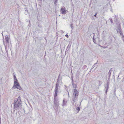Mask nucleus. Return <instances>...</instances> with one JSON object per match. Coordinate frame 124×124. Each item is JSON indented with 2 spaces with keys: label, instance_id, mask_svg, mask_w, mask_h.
Returning <instances> with one entry per match:
<instances>
[{
  "label": "nucleus",
  "instance_id": "26",
  "mask_svg": "<svg viewBox=\"0 0 124 124\" xmlns=\"http://www.w3.org/2000/svg\"><path fill=\"white\" fill-rule=\"evenodd\" d=\"M97 13H96L95 14V15H94V16L95 17H96V15H97Z\"/></svg>",
  "mask_w": 124,
  "mask_h": 124
},
{
  "label": "nucleus",
  "instance_id": "28",
  "mask_svg": "<svg viewBox=\"0 0 124 124\" xmlns=\"http://www.w3.org/2000/svg\"><path fill=\"white\" fill-rule=\"evenodd\" d=\"M68 97H69L70 96H69V92H68Z\"/></svg>",
  "mask_w": 124,
  "mask_h": 124
},
{
  "label": "nucleus",
  "instance_id": "12",
  "mask_svg": "<svg viewBox=\"0 0 124 124\" xmlns=\"http://www.w3.org/2000/svg\"><path fill=\"white\" fill-rule=\"evenodd\" d=\"M76 110H77V113H78L79 112V111L80 110V108L79 107H77L76 108Z\"/></svg>",
  "mask_w": 124,
  "mask_h": 124
},
{
  "label": "nucleus",
  "instance_id": "29",
  "mask_svg": "<svg viewBox=\"0 0 124 124\" xmlns=\"http://www.w3.org/2000/svg\"><path fill=\"white\" fill-rule=\"evenodd\" d=\"M11 55L12 56V54H11Z\"/></svg>",
  "mask_w": 124,
  "mask_h": 124
},
{
  "label": "nucleus",
  "instance_id": "13",
  "mask_svg": "<svg viewBox=\"0 0 124 124\" xmlns=\"http://www.w3.org/2000/svg\"><path fill=\"white\" fill-rule=\"evenodd\" d=\"M93 34H94V36H93V42H94V43L95 44H96V43L95 42L96 41L95 39L94 38V33H93Z\"/></svg>",
  "mask_w": 124,
  "mask_h": 124
},
{
  "label": "nucleus",
  "instance_id": "4",
  "mask_svg": "<svg viewBox=\"0 0 124 124\" xmlns=\"http://www.w3.org/2000/svg\"><path fill=\"white\" fill-rule=\"evenodd\" d=\"M59 101H54V106L56 108H57L59 106Z\"/></svg>",
  "mask_w": 124,
  "mask_h": 124
},
{
  "label": "nucleus",
  "instance_id": "9",
  "mask_svg": "<svg viewBox=\"0 0 124 124\" xmlns=\"http://www.w3.org/2000/svg\"><path fill=\"white\" fill-rule=\"evenodd\" d=\"M67 103V101L65 100L64 99H63V103L62 105L63 106H65L66 105V103Z\"/></svg>",
  "mask_w": 124,
  "mask_h": 124
},
{
  "label": "nucleus",
  "instance_id": "17",
  "mask_svg": "<svg viewBox=\"0 0 124 124\" xmlns=\"http://www.w3.org/2000/svg\"><path fill=\"white\" fill-rule=\"evenodd\" d=\"M73 24H70V27H71V31H72V30L74 28V27L73 26Z\"/></svg>",
  "mask_w": 124,
  "mask_h": 124
},
{
  "label": "nucleus",
  "instance_id": "24",
  "mask_svg": "<svg viewBox=\"0 0 124 124\" xmlns=\"http://www.w3.org/2000/svg\"><path fill=\"white\" fill-rule=\"evenodd\" d=\"M65 36L67 38H68L69 37L68 35L67 34L65 35Z\"/></svg>",
  "mask_w": 124,
  "mask_h": 124
},
{
  "label": "nucleus",
  "instance_id": "7",
  "mask_svg": "<svg viewBox=\"0 0 124 124\" xmlns=\"http://www.w3.org/2000/svg\"><path fill=\"white\" fill-rule=\"evenodd\" d=\"M57 94H55V93L54 96V101H58V99L56 97L57 96Z\"/></svg>",
  "mask_w": 124,
  "mask_h": 124
},
{
  "label": "nucleus",
  "instance_id": "10",
  "mask_svg": "<svg viewBox=\"0 0 124 124\" xmlns=\"http://www.w3.org/2000/svg\"><path fill=\"white\" fill-rule=\"evenodd\" d=\"M5 39L6 42L7 43H9V38L7 36H6L5 37Z\"/></svg>",
  "mask_w": 124,
  "mask_h": 124
},
{
  "label": "nucleus",
  "instance_id": "25",
  "mask_svg": "<svg viewBox=\"0 0 124 124\" xmlns=\"http://www.w3.org/2000/svg\"><path fill=\"white\" fill-rule=\"evenodd\" d=\"M110 22L111 23H113V22L112 20V19H111L110 20Z\"/></svg>",
  "mask_w": 124,
  "mask_h": 124
},
{
  "label": "nucleus",
  "instance_id": "20",
  "mask_svg": "<svg viewBox=\"0 0 124 124\" xmlns=\"http://www.w3.org/2000/svg\"><path fill=\"white\" fill-rule=\"evenodd\" d=\"M119 33L120 34V35H121L122 36H123V37H124V36L123 35V33L122 32H120Z\"/></svg>",
  "mask_w": 124,
  "mask_h": 124
},
{
  "label": "nucleus",
  "instance_id": "11",
  "mask_svg": "<svg viewBox=\"0 0 124 124\" xmlns=\"http://www.w3.org/2000/svg\"><path fill=\"white\" fill-rule=\"evenodd\" d=\"M117 31L118 33H119L120 32H121V28L119 27H118Z\"/></svg>",
  "mask_w": 124,
  "mask_h": 124
},
{
  "label": "nucleus",
  "instance_id": "2",
  "mask_svg": "<svg viewBox=\"0 0 124 124\" xmlns=\"http://www.w3.org/2000/svg\"><path fill=\"white\" fill-rule=\"evenodd\" d=\"M14 78L15 81L14 82V85L12 88L15 89L17 88L20 90H22V88L18 82V80L15 75H14Z\"/></svg>",
  "mask_w": 124,
  "mask_h": 124
},
{
  "label": "nucleus",
  "instance_id": "22",
  "mask_svg": "<svg viewBox=\"0 0 124 124\" xmlns=\"http://www.w3.org/2000/svg\"><path fill=\"white\" fill-rule=\"evenodd\" d=\"M59 77H58L57 79V81H61V80H60L59 79Z\"/></svg>",
  "mask_w": 124,
  "mask_h": 124
},
{
  "label": "nucleus",
  "instance_id": "5",
  "mask_svg": "<svg viewBox=\"0 0 124 124\" xmlns=\"http://www.w3.org/2000/svg\"><path fill=\"white\" fill-rule=\"evenodd\" d=\"M72 84L74 88V90L76 89L77 87V85L76 84H75L73 82V80L72 79Z\"/></svg>",
  "mask_w": 124,
  "mask_h": 124
},
{
  "label": "nucleus",
  "instance_id": "21",
  "mask_svg": "<svg viewBox=\"0 0 124 124\" xmlns=\"http://www.w3.org/2000/svg\"><path fill=\"white\" fill-rule=\"evenodd\" d=\"M97 63H95L94 65H93V66L92 68L91 69H92L94 67H95V65L97 64Z\"/></svg>",
  "mask_w": 124,
  "mask_h": 124
},
{
  "label": "nucleus",
  "instance_id": "19",
  "mask_svg": "<svg viewBox=\"0 0 124 124\" xmlns=\"http://www.w3.org/2000/svg\"><path fill=\"white\" fill-rule=\"evenodd\" d=\"M58 0H54V4H56Z\"/></svg>",
  "mask_w": 124,
  "mask_h": 124
},
{
  "label": "nucleus",
  "instance_id": "3",
  "mask_svg": "<svg viewBox=\"0 0 124 124\" xmlns=\"http://www.w3.org/2000/svg\"><path fill=\"white\" fill-rule=\"evenodd\" d=\"M78 93L76 89L74 90V92L73 93L72 98V103H74L75 102V101L77 99V98L78 97Z\"/></svg>",
  "mask_w": 124,
  "mask_h": 124
},
{
  "label": "nucleus",
  "instance_id": "31",
  "mask_svg": "<svg viewBox=\"0 0 124 124\" xmlns=\"http://www.w3.org/2000/svg\"><path fill=\"white\" fill-rule=\"evenodd\" d=\"M115 0H114V1Z\"/></svg>",
  "mask_w": 124,
  "mask_h": 124
},
{
  "label": "nucleus",
  "instance_id": "18",
  "mask_svg": "<svg viewBox=\"0 0 124 124\" xmlns=\"http://www.w3.org/2000/svg\"><path fill=\"white\" fill-rule=\"evenodd\" d=\"M109 83L108 82H107L106 84V88H108V89L109 88Z\"/></svg>",
  "mask_w": 124,
  "mask_h": 124
},
{
  "label": "nucleus",
  "instance_id": "30",
  "mask_svg": "<svg viewBox=\"0 0 124 124\" xmlns=\"http://www.w3.org/2000/svg\"><path fill=\"white\" fill-rule=\"evenodd\" d=\"M45 55H46V54H45Z\"/></svg>",
  "mask_w": 124,
  "mask_h": 124
},
{
  "label": "nucleus",
  "instance_id": "27",
  "mask_svg": "<svg viewBox=\"0 0 124 124\" xmlns=\"http://www.w3.org/2000/svg\"><path fill=\"white\" fill-rule=\"evenodd\" d=\"M0 124H1V118H0Z\"/></svg>",
  "mask_w": 124,
  "mask_h": 124
},
{
  "label": "nucleus",
  "instance_id": "1",
  "mask_svg": "<svg viewBox=\"0 0 124 124\" xmlns=\"http://www.w3.org/2000/svg\"><path fill=\"white\" fill-rule=\"evenodd\" d=\"M22 102L20 96L18 97L17 99H15L13 103L14 111L15 110L19 109V108L22 106Z\"/></svg>",
  "mask_w": 124,
  "mask_h": 124
},
{
  "label": "nucleus",
  "instance_id": "6",
  "mask_svg": "<svg viewBox=\"0 0 124 124\" xmlns=\"http://www.w3.org/2000/svg\"><path fill=\"white\" fill-rule=\"evenodd\" d=\"M59 86V85H56L55 93V94H57L58 87Z\"/></svg>",
  "mask_w": 124,
  "mask_h": 124
},
{
  "label": "nucleus",
  "instance_id": "8",
  "mask_svg": "<svg viewBox=\"0 0 124 124\" xmlns=\"http://www.w3.org/2000/svg\"><path fill=\"white\" fill-rule=\"evenodd\" d=\"M61 10L62 11V14H65L66 12V10H65L63 8H62L61 9Z\"/></svg>",
  "mask_w": 124,
  "mask_h": 124
},
{
  "label": "nucleus",
  "instance_id": "16",
  "mask_svg": "<svg viewBox=\"0 0 124 124\" xmlns=\"http://www.w3.org/2000/svg\"><path fill=\"white\" fill-rule=\"evenodd\" d=\"M112 69V68L109 71V72H108V74L109 75V77H110V75H111V70Z\"/></svg>",
  "mask_w": 124,
  "mask_h": 124
},
{
  "label": "nucleus",
  "instance_id": "23",
  "mask_svg": "<svg viewBox=\"0 0 124 124\" xmlns=\"http://www.w3.org/2000/svg\"><path fill=\"white\" fill-rule=\"evenodd\" d=\"M116 91V89L115 88V89L114 90V94L115 95L116 94V93H115Z\"/></svg>",
  "mask_w": 124,
  "mask_h": 124
},
{
  "label": "nucleus",
  "instance_id": "14",
  "mask_svg": "<svg viewBox=\"0 0 124 124\" xmlns=\"http://www.w3.org/2000/svg\"><path fill=\"white\" fill-rule=\"evenodd\" d=\"M108 89V88H106V86H105V93L106 94L107 93Z\"/></svg>",
  "mask_w": 124,
  "mask_h": 124
},
{
  "label": "nucleus",
  "instance_id": "15",
  "mask_svg": "<svg viewBox=\"0 0 124 124\" xmlns=\"http://www.w3.org/2000/svg\"><path fill=\"white\" fill-rule=\"evenodd\" d=\"M61 82V81H57L56 84V85H59L60 83Z\"/></svg>",
  "mask_w": 124,
  "mask_h": 124
}]
</instances>
